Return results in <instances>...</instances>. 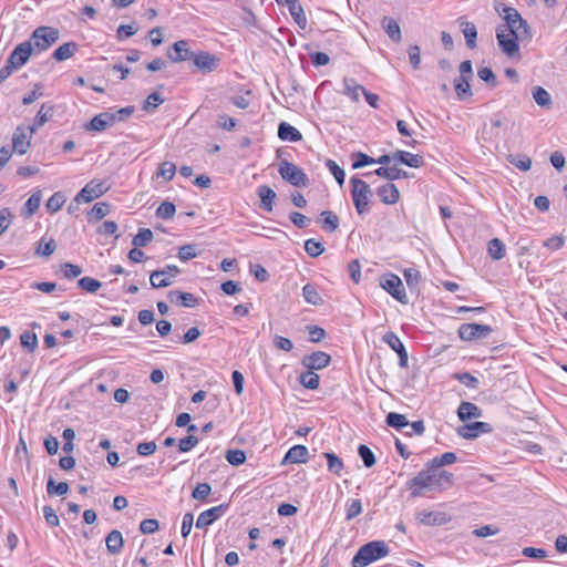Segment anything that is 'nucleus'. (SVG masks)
I'll list each match as a JSON object with an SVG mask.
<instances>
[{
  "mask_svg": "<svg viewBox=\"0 0 567 567\" xmlns=\"http://www.w3.org/2000/svg\"><path fill=\"white\" fill-rule=\"evenodd\" d=\"M389 546L383 540H373L361 546L352 558L353 567H365L369 564L385 557L389 554Z\"/></svg>",
  "mask_w": 567,
  "mask_h": 567,
  "instance_id": "obj_1",
  "label": "nucleus"
},
{
  "mask_svg": "<svg viewBox=\"0 0 567 567\" xmlns=\"http://www.w3.org/2000/svg\"><path fill=\"white\" fill-rule=\"evenodd\" d=\"M495 9L498 12V14L502 16L503 19L505 20V23L499 25L498 28L505 29V32H516L524 34L525 38H532V32L528 23L526 22V20L522 18V16L516 9L507 7L503 3L497 6Z\"/></svg>",
  "mask_w": 567,
  "mask_h": 567,
  "instance_id": "obj_2",
  "label": "nucleus"
},
{
  "mask_svg": "<svg viewBox=\"0 0 567 567\" xmlns=\"http://www.w3.org/2000/svg\"><path fill=\"white\" fill-rule=\"evenodd\" d=\"M351 197L355 210L359 215H364L370 210V200L373 196L368 183L357 176L350 178Z\"/></svg>",
  "mask_w": 567,
  "mask_h": 567,
  "instance_id": "obj_3",
  "label": "nucleus"
},
{
  "mask_svg": "<svg viewBox=\"0 0 567 567\" xmlns=\"http://www.w3.org/2000/svg\"><path fill=\"white\" fill-rule=\"evenodd\" d=\"M437 470L432 467L430 462L426 463L425 468L422 470L409 482L411 489V497L415 498L423 495V489L434 491V478Z\"/></svg>",
  "mask_w": 567,
  "mask_h": 567,
  "instance_id": "obj_4",
  "label": "nucleus"
},
{
  "mask_svg": "<svg viewBox=\"0 0 567 567\" xmlns=\"http://www.w3.org/2000/svg\"><path fill=\"white\" fill-rule=\"evenodd\" d=\"M496 39L502 52L505 53L508 58H515L519 56L518 42L523 40H529L530 38H525L524 34L516 32H505V29L497 28Z\"/></svg>",
  "mask_w": 567,
  "mask_h": 567,
  "instance_id": "obj_5",
  "label": "nucleus"
},
{
  "mask_svg": "<svg viewBox=\"0 0 567 567\" xmlns=\"http://www.w3.org/2000/svg\"><path fill=\"white\" fill-rule=\"evenodd\" d=\"M278 172L282 179L295 187H307L309 178L307 174L293 163L282 159L278 165Z\"/></svg>",
  "mask_w": 567,
  "mask_h": 567,
  "instance_id": "obj_6",
  "label": "nucleus"
},
{
  "mask_svg": "<svg viewBox=\"0 0 567 567\" xmlns=\"http://www.w3.org/2000/svg\"><path fill=\"white\" fill-rule=\"evenodd\" d=\"M60 32L52 27H39L33 33L31 40L33 41L34 50L42 52L59 40Z\"/></svg>",
  "mask_w": 567,
  "mask_h": 567,
  "instance_id": "obj_7",
  "label": "nucleus"
},
{
  "mask_svg": "<svg viewBox=\"0 0 567 567\" xmlns=\"http://www.w3.org/2000/svg\"><path fill=\"white\" fill-rule=\"evenodd\" d=\"M109 188L106 182L92 179L76 194L74 202L78 204L90 203L104 195Z\"/></svg>",
  "mask_w": 567,
  "mask_h": 567,
  "instance_id": "obj_8",
  "label": "nucleus"
},
{
  "mask_svg": "<svg viewBox=\"0 0 567 567\" xmlns=\"http://www.w3.org/2000/svg\"><path fill=\"white\" fill-rule=\"evenodd\" d=\"M380 285L399 302L403 305H406L409 302L405 289L399 276L394 274L385 275L381 278Z\"/></svg>",
  "mask_w": 567,
  "mask_h": 567,
  "instance_id": "obj_9",
  "label": "nucleus"
},
{
  "mask_svg": "<svg viewBox=\"0 0 567 567\" xmlns=\"http://www.w3.org/2000/svg\"><path fill=\"white\" fill-rule=\"evenodd\" d=\"M492 331L488 324L463 323L458 327L457 333L463 341H475L487 338Z\"/></svg>",
  "mask_w": 567,
  "mask_h": 567,
  "instance_id": "obj_10",
  "label": "nucleus"
},
{
  "mask_svg": "<svg viewBox=\"0 0 567 567\" xmlns=\"http://www.w3.org/2000/svg\"><path fill=\"white\" fill-rule=\"evenodd\" d=\"M193 64L196 70L200 71L204 74H208L214 72L220 63V59L215 54H212L207 51H196L194 52L192 59Z\"/></svg>",
  "mask_w": 567,
  "mask_h": 567,
  "instance_id": "obj_11",
  "label": "nucleus"
},
{
  "mask_svg": "<svg viewBox=\"0 0 567 567\" xmlns=\"http://www.w3.org/2000/svg\"><path fill=\"white\" fill-rule=\"evenodd\" d=\"M181 269L176 265H167L164 269L151 272L150 282L152 288H165L172 285V277L177 276Z\"/></svg>",
  "mask_w": 567,
  "mask_h": 567,
  "instance_id": "obj_12",
  "label": "nucleus"
},
{
  "mask_svg": "<svg viewBox=\"0 0 567 567\" xmlns=\"http://www.w3.org/2000/svg\"><path fill=\"white\" fill-rule=\"evenodd\" d=\"M33 50L34 48L31 41H24L13 49L7 61L10 63V65L18 70L28 62Z\"/></svg>",
  "mask_w": 567,
  "mask_h": 567,
  "instance_id": "obj_13",
  "label": "nucleus"
},
{
  "mask_svg": "<svg viewBox=\"0 0 567 567\" xmlns=\"http://www.w3.org/2000/svg\"><path fill=\"white\" fill-rule=\"evenodd\" d=\"M493 427L489 423L475 421L457 429V434L466 440L476 439L482 433H491Z\"/></svg>",
  "mask_w": 567,
  "mask_h": 567,
  "instance_id": "obj_14",
  "label": "nucleus"
},
{
  "mask_svg": "<svg viewBox=\"0 0 567 567\" xmlns=\"http://www.w3.org/2000/svg\"><path fill=\"white\" fill-rule=\"evenodd\" d=\"M331 357L327 352L316 351L311 354L305 355L301 359V364L309 370H321L330 364Z\"/></svg>",
  "mask_w": 567,
  "mask_h": 567,
  "instance_id": "obj_15",
  "label": "nucleus"
},
{
  "mask_svg": "<svg viewBox=\"0 0 567 567\" xmlns=\"http://www.w3.org/2000/svg\"><path fill=\"white\" fill-rule=\"evenodd\" d=\"M417 520L425 526H441L451 520V517L444 512L421 511L416 515Z\"/></svg>",
  "mask_w": 567,
  "mask_h": 567,
  "instance_id": "obj_16",
  "label": "nucleus"
},
{
  "mask_svg": "<svg viewBox=\"0 0 567 567\" xmlns=\"http://www.w3.org/2000/svg\"><path fill=\"white\" fill-rule=\"evenodd\" d=\"M383 341L399 355V364L401 368L408 367V352L400 340V338L394 332H388L383 336Z\"/></svg>",
  "mask_w": 567,
  "mask_h": 567,
  "instance_id": "obj_17",
  "label": "nucleus"
},
{
  "mask_svg": "<svg viewBox=\"0 0 567 567\" xmlns=\"http://www.w3.org/2000/svg\"><path fill=\"white\" fill-rule=\"evenodd\" d=\"M172 50L174 51V53L168 51L167 56L174 63H181L186 60H190L195 52L190 50L189 42L187 40L176 41L173 44Z\"/></svg>",
  "mask_w": 567,
  "mask_h": 567,
  "instance_id": "obj_18",
  "label": "nucleus"
},
{
  "mask_svg": "<svg viewBox=\"0 0 567 567\" xmlns=\"http://www.w3.org/2000/svg\"><path fill=\"white\" fill-rule=\"evenodd\" d=\"M31 146V137L28 136L25 128L23 126H18L12 136V147L13 151L20 155H23L28 152Z\"/></svg>",
  "mask_w": 567,
  "mask_h": 567,
  "instance_id": "obj_19",
  "label": "nucleus"
},
{
  "mask_svg": "<svg viewBox=\"0 0 567 567\" xmlns=\"http://www.w3.org/2000/svg\"><path fill=\"white\" fill-rule=\"evenodd\" d=\"M309 456L305 445H295L288 450L281 461V465L307 463Z\"/></svg>",
  "mask_w": 567,
  "mask_h": 567,
  "instance_id": "obj_20",
  "label": "nucleus"
},
{
  "mask_svg": "<svg viewBox=\"0 0 567 567\" xmlns=\"http://www.w3.org/2000/svg\"><path fill=\"white\" fill-rule=\"evenodd\" d=\"M225 508H226V505H218V506L212 507L207 511H204L203 513H200V515L198 516V518L196 520V527L197 528H207L223 515Z\"/></svg>",
  "mask_w": 567,
  "mask_h": 567,
  "instance_id": "obj_21",
  "label": "nucleus"
},
{
  "mask_svg": "<svg viewBox=\"0 0 567 567\" xmlns=\"http://www.w3.org/2000/svg\"><path fill=\"white\" fill-rule=\"evenodd\" d=\"M167 297L171 302L181 305L186 308H195L198 306V299L190 292L171 290Z\"/></svg>",
  "mask_w": 567,
  "mask_h": 567,
  "instance_id": "obj_22",
  "label": "nucleus"
},
{
  "mask_svg": "<svg viewBox=\"0 0 567 567\" xmlns=\"http://www.w3.org/2000/svg\"><path fill=\"white\" fill-rule=\"evenodd\" d=\"M257 195L260 198V208L267 213L272 212L274 202L277 198L276 192L268 185H260L257 188Z\"/></svg>",
  "mask_w": 567,
  "mask_h": 567,
  "instance_id": "obj_23",
  "label": "nucleus"
},
{
  "mask_svg": "<svg viewBox=\"0 0 567 567\" xmlns=\"http://www.w3.org/2000/svg\"><path fill=\"white\" fill-rule=\"evenodd\" d=\"M377 194L380 197L381 202L386 205H393L400 198V192L398 187L392 183H388L380 186L377 189Z\"/></svg>",
  "mask_w": 567,
  "mask_h": 567,
  "instance_id": "obj_24",
  "label": "nucleus"
},
{
  "mask_svg": "<svg viewBox=\"0 0 567 567\" xmlns=\"http://www.w3.org/2000/svg\"><path fill=\"white\" fill-rule=\"evenodd\" d=\"M393 159L409 167L419 168L423 166V157L419 154H411L405 151H396L393 153Z\"/></svg>",
  "mask_w": 567,
  "mask_h": 567,
  "instance_id": "obj_25",
  "label": "nucleus"
},
{
  "mask_svg": "<svg viewBox=\"0 0 567 567\" xmlns=\"http://www.w3.org/2000/svg\"><path fill=\"white\" fill-rule=\"evenodd\" d=\"M105 543H106L107 551L110 554H112V555L120 554L123 548V545H124V539H123L122 533L117 529L111 530L105 538Z\"/></svg>",
  "mask_w": 567,
  "mask_h": 567,
  "instance_id": "obj_26",
  "label": "nucleus"
},
{
  "mask_svg": "<svg viewBox=\"0 0 567 567\" xmlns=\"http://www.w3.org/2000/svg\"><path fill=\"white\" fill-rule=\"evenodd\" d=\"M277 134L281 141L299 142L302 140L301 133L287 122L279 123Z\"/></svg>",
  "mask_w": 567,
  "mask_h": 567,
  "instance_id": "obj_27",
  "label": "nucleus"
},
{
  "mask_svg": "<svg viewBox=\"0 0 567 567\" xmlns=\"http://www.w3.org/2000/svg\"><path fill=\"white\" fill-rule=\"evenodd\" d=\"M381 25L388 37L395 43H399L402 39L401 29L399 23L390 17H383Z\"/></svg>",
  "mask_w": 567,
  "mask_h": 567,
  "instance_id": "obj_28",
  "label": "nucleus"
},
{
  "mask_svg": "<svg viewBox=\"0 0 567 567\" xmlns=\"http://www.w3.org/2000/svg\"><path fill=\"white\" fill-rule=\"evenodd\" d=\"M457 415L461 421L478 419L482 416V410L472 402H462L457 409Z\"/></svg>",
  "mask_w": 567,
  "mask_h": 567,
  "instance_id": "obj_29",
  "label": "nucleus"
},
{
  "mask_svg": "<svg viewBox=\"0 0 567 567\" xmlns=\"http://www.w3.org/2000/svg\"><path fill=\"white\" fill-rule=\"evenodd\" d=\"M287 4L290 11L291 17L293 18L297 25L301 29H306L307 27V18L303 12L301 4L298 0H287Z\"/></svg>",
  "mask_w": 567,
  "mask_h": 567,
  "instance_id": "obj_30",
  "label": "nucleus"
},
{
  "mask_svg": "<svg viewBox=\"0 0 567 567\" xmlns=\"http://www.w3.org/2000/svg\"><path fill=\"white\" fill-rule=\"evenodd\" d=\"M373 174H375L379 177L385 178L388 181H395L400 178H405L408 176V173L404 169L398 168V167H388V166H381L377 168Z\"/></svg>",
  "mask_w": 567,
  "mask_h": 567,
  "instance_id": "obj_31",
  "label": "nucleus"
},
{
  "mask_svg": "<svg viewBox=\"0 0 567 567\" xmlns=\"http://www.w3.org/2000/svg\"><path fill=\"white\" fill-rule=\"evenodd\" d=\"M453 474L447 471L435 472L434 491H445L453 486Z\"/></svg>",
  "mask_w": 567,
  "mask_h": 567,
  "instance_id": "obj_32",
  "label": "nucleus"
},
{
  "mask_svg": "<svg viewBox=\"0 0 567 567\" xmlns=\"http://www.w3.org/2000/svg\"><path fill=\"white\" fill-rule=\"evenodd\" d=\"M471 81L465 78L461 80V75L454 80V90L460 100L464 101L473 96Z\"/></svg>",
  "mask_w": 567,
  "mask_h": 567,
  "instance_id": "obj_33",
  "label": "nucleus"
},
{
  "mask_svg": "<svg viewBox=\"0 0 567 567\" xmlns=\"http://www.w3.org/2000/svg\"><path fill=\"white\" fill-rule=\"evenodd\" d=\"M78 51V44L73 41L61 44L54 52L53 58L56 61H65L74 55Z\"/></svg>",
  "mask_w": 567,
  "mask_h": 567,
  "instance_id": "obj_34",
  "label": "nucleus"
},
{
  "mask_svg": "<svg viewBox=\"0 0 567 567\" xmlns=\"http://www.w3.org/2000/svg\"><path fill=\"white\" fill-rule=\"evenodd\" d=\"M462 32L465 37V42L467 48L474 49L476 47V39H477V29L474 23L462 21L461 22Z\"/></svg>",
  "mask_w": 567,
  "mask_h": 567,
  "instance_id": "obj_35",
  "label": "nucleus"
},
{
  "mask_svg": "<svg viewBox=\"0 0 567 567\" xmlns=\"http://www.w3.org/2000/svg\"><path fill=\"white\" fill-rule=\"evenodd\" d=\"M319 220L322 224V228L329 233H333L339 227V217L330 210L322 212Z\"/></svg>",
  "mask_w": 567,
  "mask_h": 567,
  "instance_id": "obj_36",
  "label": "nucleus"
},
{
  "mask_svg": "<svg viewBox=\"0 0 567 567\" xmlns=\"http://www.w3.org/2000/svg\"><path fill=\"white\" fill-rule=\"evenodd\" d=\"M300 383L309 390H317L320 384L319 375L313 372V370L307 369V371L300 373L299 375Z\"/></svg>",
  "mask_w": 567,
  "mask_h": 567,
  "instance_id": "obj_37",
  "label": "nucleus"
},
{
  "mask_svg": "<svg viewBox=\"0 0 567 567\" xmlns=\"http://www.w3.org/2000/svg\"><path fill=\"white\" fill-rule=\"evenodd\" d=\"M533 99L538 106L544 109H549L553 104L550 94L542 86L533 89Z\"/></svg>",
  "mask_w": 567,
  "mask_h": 567,
  "instance_id": "obj_38",
  "label": "nucleus"
},
{
  "mask_svg": "<svg viewBox=\"0 0 567 567\" xmlns=\"http://www.w3.org/2000/svg\"><path fill=\"white\" fill-rule=\"evenodd\" d=\"M507 161L523 172H527L532 167V159L526 154H511L507 156Z\"/></svg>",
  "mask_w": 567,
  "mask_h": 567,
  "instance_id": "obj_39",
  "label": "nucleus"
},
{
  "mask_svg": "<svg viewBox=\"0 0 567 567\" xmlns=\"http://www.w3.org/2000/svg\"><path fill=\"white\" fill-rule=\"evenodd\" d=\"M487 251L492 259L499 260L505 256V245L498 238H493L487 244Z\"/></svg>",
  "mask_w": 567,
  "mask_h": 567,
  "instance_id": "obj_40",
  "label": "nucleus"
},
{
  "mask_svg": "<svg viewBox=\"0 0 567 567\" xmlns=\"http://www.w3.org/2000/svg\"><path fill=\"white\" fill-rule=\"evenodd\" d=\"M302 295L305 300L313 306H319L323 302L321 296L317 291L316 287L311 284H307L302 288Z\"/></svg>",
  "mask_w": 567,
  "mask_h": 567,
  "instance_id": "obj_41",
  "label": "nucleus"
},
{
  "mask_svg": "<svg viewBox=\"0 0 567 567\" xmlns=\"http://www.w3.org/2000/svg\"><path fill=\"white\" fill-rule=\"evenodd\" d=\"M344 94L349 96L353 102H359V91L363 93L364 86L355 84L354 80L352 79H344Z\"/></svg>",
  "mask_w": 567,
  "mask_h": 567,
  "instance_id": "obj_42",
  "label": "nucleus"
},
{
  "mask_svg": "<svg viewBox=\"0 0 567 567\" xmlns=\"http://www.w3.org/2000/svg\"><path fill=\"white\" fill-rule=\"evenodd\" d=\"M153 238L154 235L150 228H140L138 233L133 237L132 244L135 247H145Z\"/></svg>",
  "mask_w": 567,
  "mask_h": 567,
  "instance_id": "obj_43",
  "label": "nucleus"
},
{
  "mask_svg": "<svg viewBox=\"0 0 567 567\" xmlns=\"http://www.w3.org/2000/svg\"><path fill=\"white\" fill-rule=\"evenodd\" d=\"M54 115V105L51 103H43L35 115L37 125H44Z\"/></svg>",
  "mask_w": 567,
  "mask_h": 567,
  "instance_id": "obj_44",
  "label": "nucleus"
},
{
  "mask_svg": "<svg viewBox=\"0 0 567 567\" xmlns=\"http://www.w3.org/2000/svg\"><path fill=\"white\" fill-rule=\"evenodd\" d=\"M69 484L66 482H60L59 484H55L52 476L49 477L47 483V492L50 496L53 495H65L69 492Z\"/></svg>",
  "mask_w": 567,
  "mask_h": 567,
  "instance_id": "obj_45",
  "label": "nucleus"
},
{
  "mask_svg": "<svg viewBox=\"0 0 567 567\" xmlns=\"http://www.w3.org/2000/svg\"><path fill=\"white\" fill-rule=\"evenodd\" d=\"M456 461H457V457H456L455 453L445 452L441 456L434 457L429 462L432 465V467L439 470L440 467L445 466V465H451V464L455 463Z\"/></svg>",
  "mask_w": 567,
  "mask_h": 567,
  "instance_id": "obj_46",
  "label": "nucleus"
},
{
  "mask_svg": "<svg viewBox=\"0 0 567 567\" xmlns=\"http://www.w3.org/2000/svg\"><path fill=\"white\" fill-rule=\"evenodd\" d=\"M164 97L157 93H151L143 103V110L147 113L154 112L162 103H164Z\"/></svg>",
  "mask_w": 567,
  "mask_h": 567,
  "instance_id": "obj_47",
  "label": "nucleus"
},
{
  "mask_svg": "<svg viewBox=\"0 0 567 567\" xmlns=\"http://www.w3.org/2000/svg\"><path fill=\"white\" fill-rule=\"evenodd\" d=\"M42 194L40 190L34 192L24 204L25 216H32L40 207Z\"/></svg>",
  "mask_w": 567,
  "mask_h": 567,
  "instance_id": "obj_48",
  "label": "nucleus"
},
{
  "mask_svg": "<svg viewBox=\"0 0 567 567\" xmlns=\"http://www.w3.org/2000/svg\"><path fill=\"white\" fill-rule=\"evenodd\" d=\"M385 423L386 425L398 430L409 425V421L405 415L396 412H390L385 417Z\"/></svg>",
  "mask_w": 567,
  "mask_h": 567,
  "instance_id": "obj_49",
  "label": "nucleus"
},
{
  "mask_svg": "<svg viewBox=\"0 0 567 567\" xmlns=\"http://www.w3.org/2000/svg\"><path fill=\"white\" fill-rule=\"evenodd\" d=\"M358 454L361 457L364 466L368 468H371L377 462L374 453L371 451L369 446L364 444L359 445Z\"/></svg>",
  "mask_w": 567,
  "mask_h": 567,
  "instance_id": "obj_50",
  "label": "nucleus"
},
{
  "mask_svg": "<svg viewBox=\"0 0 567 567\" xmlns=\"http://www.w3.org/2000/svg\"><path fill=\"white\" fill-rule=\"evenodd\" d=\"M20 342L23 348H25L29 352H34L38 348V337L35 333L30 331H24L20 336Z\"/></svg>",
  "mask_w": 567,
  "mask_h": 567,
  "instance_id": "obj_51",
  "label": "nucleus"
},
{
  "mask_svg": "<svg viewBox=\"0 0 567 567\" xmlns=\"http://www.w3.org/2000/svg\"><path fill=\"white\" fill-rule=\"evenodd\" d=\"M55 249L56 243L53 238H51L49 241H44V239H41L38 248L35 249V255L42 257H50L55 251Z\"/></svg>",
  "mask_w": 567,
  "mask_h": 567,
  "instance_id": "obj_52",
  "label": "nucleus"
},
{
  "mask_svg": "<svg viewBox=\"0 0 567 567\" xmlns=\"http://www.w3.org/2000/svg\"><path fill=\"white\" fill-rule=\"evenodd\" d=\"M176 213V207L172 202H163L156 209V217L162 219H171Z\"/></svg>",
  "mask_w": 567,
  "mask_h": 567,
  "instance_id": "obj_53",
  "label": "nucleus"
},
{
  "mask_svg": "<svg viewBox=\"0 0 567 567\" xmlns=\"http://www.w3.org/2000/svg\"><path fill=\"white\" fill-rule=\"evenodd\" d=\"M78 286L86 292L94 293L101 288L102 284L92 277H82L79 279Z\"/></svg>",
  "mask_w": 567,
  "mask_h": 567,
  "instance_id": "obj_54",
  "label": "nucleus"
},
{
  "mask_svg": "<svg viewBox=\"0 0 567 567\" xmlns=\"http://www.w3.org/2000/svg\"><path fill=\"white\" fill-rule=\"evenodd\" d=\"M176 165L173 162H163L156 172L157 176L163 177L165 181H171L175 176Z\"/></svg>",
  "mask_w": 567,
  "mask_h": 567,
  "instance_id": "obj_55",
  "label": "nucleus"
},
{
  "mask_svg": "<svg viewBox=\"0 0 567 567\" xmlns=\"http://www.w3.org/2000/svg\"><path fill=\"white\" fill-rule=\"evenodd\" d=\"M65 203V197L61 192L54 193L48 200H47V209L50 213H56L61 209L63 204Z\"/></svg>",
  "mask_w": 567,
  "mask_h": 567,
  "instance_id": "obj_56",
  "label": "nucleus"
},
{
  "mask_svg": "<svg viewBox=\"0 0 567 567\" xmlns=\"http://www.w3.org/2000/svg\"><path fill=\"white\" fill-rule=\"evenodd\" d=\"M198 254L199 252L197 250V245H195V244H187V245H184V246L179 247L177 257L182 261H187V260H190V259L197 257Z\"/></svg>",
  "mask_w": 567,
  "mask_h": 567,
  "instance_id": "obj_57",
  "label": "nucleus"
},
{
  "mask_svg": "<svg viewBox=\"0 0 567 567\" xmlns=\"http://www.w3.org/2000/svg\"><path fill=\"white\" fill-rule=\"evenodd\" d=\"M324 457L327 458V462H328V470L330 472H332L333 474L339 475L343 468L342 460L339 456H337L334 453H330V452L324 453Z\"/></svg>",
  "mask_w": 567,
  "mask_h": 567,
  "instance_id": "obj_58",
  "label": "nucleus"
},
{
  "mask_svg": "<svg viewBox=\"0 0 567 567\" xmlns=\"http://www.w3.org/2000/svg\"><path fill=\"white\" fill-rule=\"evenodd\" d=\"M227 462L234 466H239L246 462V453L243 450H228L225 455Z\"/></svg>",
  "mask_w": 567,
  "mask_h": 567,
  "instance_id": "obj_59",
  "label": "nucleus"
},
{
  "mask_svg": "<svg viewBox=\"0 0 567 567\" xmlns=\"http://www.w3.org/2000/svg\"><path fill=\"white\" fill-rule=\"evenodd\" d=\"M477 75L482 81H484L491 87H495L498 83L495 73L488 66L478 69Z\"/></svg>",
  "mask_w": 567,
  "mask_h": 567,
  "instance_id": "obj_60",
  "label": "nucleus"
},
{
  "mask_svg": "<svg viewBox=\"0 0 567 567\" xmlns=\"http://www.w3.org/2000/svg\"><path fill=\"white\" fill-rule=\"evenodd\" d=\"M110 213V205L104 202H100L94 204V206L91 208L89 213L90 218H94L96 220H100L104 218Z\"/></svg>",
  "mask_w": 567,
  "mask_h": 567,
  "instance_id": "obj_61",
  "label": "nucleus"
},
{
  "mask_svg": "<svg viewBox=\"0 0 567 567\" xmlns=\"http://www.w3.org/2000/svg\"><path fill=\"white\" fill-rule=\"evenodd\" d=\"M305 250L310 257H318L324 251V247L320 241L310 238L305 241Z\"/></svg>",
  "mask_w": 567,
  "mask_h": 567,
  "instance_id": "obj_62",
  "label": "nucleus"
},
{
  "mask_svg": "<svg viewBox=\"0 0 567 567\" xmlns=\"http://www.w3.org/2000/svg\"><path fill=\"white\" fill-rule=\"evenodd\" d=\"M351 156L353 158V163H352V168L353 169H358V168H361L363 166H367V165H370V164H374V158L370 157L369 155H367V154H364L362 152H355Z\"/></svg>",
  "mask_w": 567,
  "mask_h": 567,
  "instance_id": "obj_63",
  "label": "nucleus"
},
{
  "mask_svg": "<svg viewBox=\"0 0 567 567\" xmlns=\"http://www.w3.org/2000/svg\"><path fill=\"white\" fill-rule=\"evenodd\" d=\"M61 271L66 279H73L80 276L83 271L82 267L71 264V262H63L61 264Z\"/></svg>",
  "mask_w": 567,
  "mask_h": 567,
  "instance_id": "obj_64",
  "label": "nucleus"
}]
</instances>
